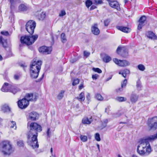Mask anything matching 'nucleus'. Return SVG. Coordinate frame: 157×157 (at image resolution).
Returning a JSON list of instances; mask_svg holds the SVG:
<instances>
[{
	"mask_svg": "<svg viewBox=\"0 0 157 157\" xmlns=\"http://www.w3.org/2000/svg\"><path fill=\"white\" fill-rule=\"evenodd\" d=\"M29 102L25 98L17 102L18 106L21 109L26 108L29 105Z\"/></svg>",
	"mask_w": 157,
	"mask_h": 157,
	"instance_id": "9",
	"label": "nucleus"
},
{
	"mask_svg": "<svg viewBox=\"0 0 157 157\" xmlns=\"http://www.w3.org/2000/svg\"><path fill=\"white\" fill-rule=\"evenodd\" d=\"M86 98L88 100H89L90 99V94L89 93H88L87 95L86 96Z\"/></svg>",
	"mask_w": 157,
	"mask_h": 157,
	"instance_id": "56",
	"label": "nucleus"
},
{
	"mask_svg": "<svg viewBox=\"0 0 157 157\" xmlns=\"http://www.w3.org/2000/svg\"><path fill=\"white\" fill-rule=\"evenodd\" d=\"M14 151L10 142L5 141L0 144V151L4 155H10Z\"/></svg>",
	"mask_w": 157,
	"mask_h": 157,
	"instance_id": "3",
	"label": "nucleus"
},
{
	"mask_svg": "<svg viewBox=\"0 0 157 157\" xmlns=\"http://www.w3.org/2000/svg\"><path fill=\"white\" fill-rule=\"evenodd\" d=\"M14 78L15 79L18 80L19 78V76L17 75H15Z\"/></svg>",
	"mask_w": 157,
	"mask_h": 157,
	"instance_id": "57",
	"label": "nucleus"
},
{
	"mask_svg": "<svg viewBox=\"0 0 157 157\" xmlns=\"http://www.w3.org/2000/svg\"><path fill=\"white\" fill-rule=\"evenodd\" d=\"M96 7L95 6L92 5L90 7V10H94V9H95V8H96Z\"/></svg>",
	"mask_w": 157,
	"mask_h": 157,
	"instance_id": "58",
	"label": "nucleus"
},
{
	"mask_svg": "<svg viewBox=\"0 0 157 157\" xmlns=\"http://www.w3.org/2000/svg\"><path fill=\"white\" fill-rule=\"evenodd\" d=\"M80 138L81 140L84 142H86L87 140V136L83 135H80Z\"/></svg>",
	"mask_w": 157,
	"mask_h": 157,
	"instance_id": "36",
	"label": "nucleus"
},
{
	"mask_svg": "<svg viewBox=\"0 0 157 157\" xmlns=\"http://www.w3.org/2000/svg\"><path fill=\"white\" fill-rule=\"evenodd\" d=\"M77 99L81 102L84 101L85 99L84 93V92H81L79 95V96L77 98Z\"/></svg>",
	"mask_w": 157,
	"mask_h": 157,
	"instance_id": "25",
	"label": "nucleus"
},
{
	"mask_svg": "<svg viewBox=\"0 0 157 157\" xmlns=\"http://www.w3.org/2000/svg\"><path fill=\"white\" fill-rule=\"evenodd\" d=\"M84 87L83 86V83H82L80 84L78 86V88L79 90H81Z\"/></svg>",
	"mask_w": 157,
	"mask_h": 157,
	"instance_id": "54",
	"label": "nucleus"
},
{
	"mask_svg": "<svg viewBox=\"0 0 157 157\" xmlns=\"http://www.w3.org/2000/svg\"><path fill=\"white\" fill-rule=\"evenodd\" d=\"M61 41L63 43H64L66 42L67 39L64 33H63L61 34Z\"/></svg>",
	"mask_w": 157,
	"mask_h": 157,
	"instance_id": "32",
	"label": "nucleus"
},
{
	"mask_svg": "<svg viewBox=\"0 0 157 157\" xmlns=\"http://www.w3.org/2000/svg\"><path fill=\"white\" fill-rule=\"evenodd\" d=\"M93 71L95 72H97L98 73H101L102 72L101 70L98 68H93Z\"/></svg>",
	"mask_w": 157,
	"mask_h": 157,
	"instance_id": "43",
	"label": "nucleus"
},
{
	"mask_svg": "<svg viewBox=\"0 0 157 157\" xmlns=\"http://www.w3.org/2000/svg\"><path fill=\"white\" fill-rule=\"evenodd\" d=\"M2 110L4 112H7L10 111V108L9 106L6 105H4L2 107Z\"/></svg>",
	"mask_w": 157,
	"mask_h": 157,
	"instance_id": "27",
	"label": "nucleus"
},
{
	"mask_svg": "<svg viewBox=\"0 0 157 157\" xmlns=\"http://www.w3.org/2000/svg\"><path fill=\"white\" fill-rule=\"evenodd\" d=\"M26 9V6L24 4H21L19 7V10L21 11H24Z\"/></svg>",
	"mask_w": 157,
	"mask_h": 157,
	"instance_id": "34",
	"label": "nucleus"
},
{
	"mask_svg": "<svg viewBox=\"0 0 157 157\" xmlns=\"http://www.w3.org/2000/svg\"><path fill=\"white\" fill-rule=\"evenodd\" d=\"M82 123L84 124H90L92 121L89 120L88 118H84L82 121Z\"/></svg>",
	"mask_w": 157,
	"mask_h": 157,
	"instance_id": "29",
	"label": "nucleus"
},
{
	"mask_svg": "<svg viewBox=\"0 0 157 157\" xmlns=\"http://www.w3.org/2000/svg\"><path fill=\"white\" fill-rule=\"evenodd\" d=\"M41 64L42 62L40 60L37 61H34L32 62V64L30 66V75L32 78H36L38 77Z\"/></svg>",
	"mask_w": 157,
	"mask_h": 157,
	"instance_id": "2",
	"label": "nucleus"
},
{
	"mask_svg": "<svg viewBox=\"0 0 157 157\" xmlns=\"http://www.w3.org/2000/svg\"><path fill=\"white\" fill-rule=\"evenodd\" d=\"M20 89L16 85H12L10 84L9 92L15 94L17 92L20 91Z\"/></svg>",
	"mask_w": 157,
	"mask_h": 157,
	"instance_id": "17",
	"label": "nucleus"
},
{
	"mask_svg": "<svg viewBox=\"0 0 157 157\" xmlns=\"http://www.w3.org/2000/svg\"><path fill=\"white\" fill-rule=\"evenodd\" d=\"M50 129L48 128V129L47 131V135L49 137L51 135V132H50Z\"/></svg>",
	"mask_w": 157,
	"mask_h": 157,
	"instance_id": "52",
	"label": "nucleus"
},
{
	"mask_svg": "<svg viewBox=\"0 0 157 157\" xmlns=\"http://www.w3.org/2000/svg\"><path fill=\"white\" fill-rule=\"evenodd\" d=\"M138 98V95L134 93L131 94L130 97V100L132 103H136L137 101Z\"/></svg>",
	"mask_w": 157,
	"mask_h": 157,
	"instance_id": "18",
	"label": "nucleus"
},
{
	"mask_svg": "<svg viewBox=\"0 0 157 157\" xmlns=\"http://www.w3.org/2000/svg\"><path fill=\"white\" fill-rule=\"evenodd\" d=\"M116 27L118 29L126 33H129L131 30L130 29L126 27L117 26Z\"/></svg>",
	"mask_w": 157,
	"mask_h": 157,
	"instance_id": "19",
	"label": "nucleus"
},
{
	"mask_svg": "<svg viewBox=\"0 0 157 157\" xmlns=\"http://www.w3.org/2000/svg\"><path fill=\"white\" fill-rule=\"evenodd\" d=\"M146 20V17L145 16H143L140 18L139 21V23L138 26V29H141L142 27L145 25L144 23Z\"/></svg>",
	"mask_w": 157,
	"mask_h": 157,
	"instance_id": "15",
	"label": "nucleus"
},
{
	"mask_svg": "<svg viewBox=\"0 0 157 157\" xmlns=\"http://www.w3.org/2000/svg\"><path fill=\"white\" fill-rule=\"evenodd\" d=\"M17 144L18 146L20 147H23L24 146V144L22 140H19L17 142Z\"/></svg>",
	"mask_w": 157,
	"mask_h": 157,
	"instance_id": "41",
	"label": "nucleus"
},
{
	"mask_svg": "<svg viewBox=\"0 0 157 157\" xmlns=\"http://www.w3.org/2000/svg\"><path fill=\"white\" fill-rule=\"evenodd\" d=\"M109 109L108 108H106L105 109V112L106 113H108V110Z\"/></svg>",
	"mask_w": 157,
	"mask_h": 157,
	"instance_id": "62",
	"label": "nucleus"
},
{
	"mask_svg": "<svg viewBox=\"0 0 157 157\" xmlns=\"http://www.w3.org/2000/svg\"><path fill=\"white\" fill-rule=\"evenodd\" d=\"M130 72L127 69H124L123 70H121L119 72V74L121 75L124 78H126V75L129 74Z\"/></svg>",
	"mask_w": 157,
	"mask_h": 157,
	"instance_id": "22",
	"label": "nucleus"
},
{
	"mask_svg": "<svg viewBox=\"0 0 157 157\" xmlns=\"http://www.w3.org/2000/svg\"><path fill=\"white\" fill-rule=\"evenodd\" d=\"M19 0H9V1L11 4L10 7L11 8H12L14 6V5H15L16 2Z\"/></svg>",
	"mask_w": 157,
	"mask_h": 157,
	"instance_id": "33",
	"label": "nucleus"
},
{
	"mask_svg": "<svg viewBox=\"0 0 157 157\" xmlns=\"http://www.w3.org/2000/svg\"><path fill=\"white\" fill-rule=\"evenodd\" d=\"M10 84L7 83H5L1 89V90L4 92H9L10 88Z\"/></svg>",
	"mask_w": 157,
	"mask_h": 157,
	"instance_id": "21",
	"label": "nucleus"
},
{
	"mask_svg": "<svg viewBox=\"0 0 157 157\" xmlns=\"http://www.w3.org/2000/svg\"><path fill=\"white\" fill-rule=\"evenodd\" d=\"M44 74H43L42 75V76L40 78V80H39V81H41V80H42V79H43V77H44Z\"/></svg>",
	"mask_w": 157,
	"mask_h": 157,
	"instance_id": "60",
	"label": "nucleus"
},
{
	"mask_svg": "<svg viewBox=\"0 0 157 157\" xmlns=\"http://www.w3.org/2000/svg\"><path fill=\"white\" fill-rule=\"evenodd\" d=\"M38 135L28 133L27 143L33 149L37 148L39 144L37 140Z\"/></svg>",
	"mask_w": 157,
	"mask_h": 157,
	"instance_id": "4",
	"label": "nucleus"
},
{
	"mask_svg": "<svg viewBox=\"0 0 157 157\" xmlns=\"http://www.w3.org/2000/svg\"><path fill=\"white\" fill-rule=\"evenodd\" d=\"M108 122V120L107 119H105L103 121V123L105 124V125L104 126V128L106 126V124Z\"/></svg>",
	"mask_w": 157,
	"mask_h": 157,
	"instance_id": "55",
	"label": "nucleus"
},
{
	"mask_svg": "<svg viewBox=\"0 0 157 157\" xmlns=\"http://www.w3.org/2000/svg\"><path fill=\"white\" fill-rule=\"evenodd\" d=\"M91 31L95 35H98L100 33V30L97 27V24H94L91 27Z\"/></svg>",
	"mask_w": 157,
	"mask_h": 157,
	"instance_id": "20",
	"label": "nucleus"
},
{
	"mask_svg": "<svg viewBox=\"0 0 157 157\" xmlns=\"http://www.w3.org/2000/svg\"><path fill=\"white\" fill-rule=\"evenodd\" d=\"M157 139V133L153 135L147 136L142 139L138 146L137 152L140 155H147L152 151L149 142Z\"/></svg>",
	"mask_w": 157,
	"mask_h": 157,
	"instance_id": "1",
	"label": "nucleus"
},
{
	"mask_svg": "<svg viewBox=\"0 0 157 157\" xmlns=\"http://www.w3.org/2000/svg\"><path fill=\"white\" fill-rule=\"evenodd\" d=\"M113 62L117 64L121 67H126L129 65V62L126 60H118L116 58L113 59Z\"/></svg>",
	"mask_w": 157,
	"mask_h": 157,
	"instance_id": "11",
	"label": "nucleus"
},
{
	"mask_svg": "<svg viewBox=\"0 0 157 157\" xmlns=\"http://www.w3.org/2000/svg\"><path fill=\"white\" fill-rule=\"evenodd\" d=\"M25 98L29 102V101H35L36 99V95L33 94L32 93L27 94Z\"/></svg>",
	"mask_w": 157,
	"mask_h": 157,
	"instance_id": "16",
	"label": "nucleus"
},
{
	"mask_svg": "<svg viewBox=\"0 0 157 157\" xmlns=\"http://www.w3.org/2000/svg\"><path fill=\"white\" fill-rule=\"evenodd\" d=\"M96 98L98 100L102 101L103 99V98L100 94H97L95 95Z\"/></svg>",
	"mask_w": 157,
	"mask_h": 157,
	"instance_id": "38",
	"label": "nucleus"
},
{
	"mask_svg": "<svg viewBox=\"0 0 157 157\" xmlns=\"http://www.w3.org/2000/svg\"><path fill=\"white\" fill-rule=\"evenodd\" d=\"M95 139L96 140L98 141H100L101 139L100 136V135L98 133H96L95 135Z\"/></svg>",
	"mask_w": 157,
	"mask_h": 157,
	"instance_id": "45",
	"label": "nucleus"
},
{
	"mask_svg": "<svg viewBox=\"0 0 157 157\" xmlns=\"http://www.w3.org/2000/svg\"><path fill=\"white\" fill-rule=\"evenodd\" d=\"M36 26V22L33 20H30L27 22L25 25L26 30L30 34L32 35L34 33Z\"/></svg>",
	"mask_w": 157,
	"mask_h": 157,
	"instance_id": "7",
	"label": "nucleus"
},
{
	"mask_svg": "<svg viewBox=\"0 0 157 157\" xmlns=\"http://www.w3.org/2000/svg\"><path fill=\"white\" fill-rule=\"evenodd\" d=\"M79 79L78 78L75 79L73 80L72 82V85L73 86H75L78 84L79 82Z\"/></svg>",
	"mask_w": 157,
	"mask_h": 157,
	"instance_id": "44",
	"label": "nucleus"
},
{
	"mask_svg": "<svg viewBox=\"0 0 157 157\" xmlns=\"http://www.w3.org/2000/svg\"><path fill=\"white\" fill-rule=\"evenodd\" d=\"M109 23V21L108 19H107L104 21V24L105 26H107Z\"/></svg>",
	"mask_w": 157,
	"mask_h": 157,
	"instance_id": "51",
	"label": "nucleus"
},
{
	"mask_svg": "<svg viewBox=\"0 0 157 157\" xmlns=\"http://www.w3.org/2000/svg\"><path fill=\"white\" fill-rule=\"evenodd\" d=\"M94 4L96 5L100 4L103 3L102 0H94Z\"/></svg>",
	"mask_w": 157,
	"mask_h": 157,
	"instance_id": "46",
	"label": "nucleus"
},
{
	"mask_svg": "<svg viewBox=\"0 0 157 157\" xmlns=\"http://www.w3.org/2000/svg\"><path fill=\"white\" fill-rule=\"evenodd\" d=\"M132 157H138L136 155H133L132 156Z\"/></svg>",
	"mask_w": 157,
	"mask_h": 157,
	"instance_id": "63",
	"label": "nucleus"
},
{
	"mask_svg": "<svg viewBox=\"0 0 157 157\" xmlns=\"http://www.w3.org/2000/svg\"><path fill=\"white\" fill-rule=\"evenodd\" d=\"M37 35H33L31 36H21L20 41L21 44H25L27 45H30L34 43L38 38Z\"/></svg>",
	"mask_w": 157,
	"mask_h": 157,
	"instance_id": "5",
	"label": "nucleus"
},
{
	"mask_svg": "<svg viewBox=\"0 0 157 157\" xmlns=\"http://www.w3.org/2000/svg\"><path fill=\"white\" fill-rule=\"evenodd\" d=\"M46 17V13L45 12H42L37 17L38 19L40 20H44Z\"/></svg>",
	"mask_w": 157,
	"mask_h": 157,
	"instance_id": "24",
	"label": "nucleus"
},
{
	"mask_svg": "<svg viewBox=\"0 0 157 157\" xmlns=\"http://www.w3.org/2000/svg\"><path fill=\"white\" fill-rule=\"evenodd\" d=\"M97 147H98V151L100 152V146H99V145L98 144H97Z\"/></svg>",
	"mask_w": 157,
	"mask_h": 157,
	"instance_id": "59",
	"label": "nucleus"
},
{
	"mask_svg": "<svg viewBox=\"0 0 157 157\" xmlns=\"http://www.w3.org/2000/svg\"><path fill=\"white\" fill-rule=\"evenodd\" d=\"M117 52L124 57H126L128 55V50L125 47H118L117 49Z\"/></svg>",
	"mask_w": 157,
	"mask_h": 157,
	"instance_id": "10",
	"label": "nucleus"
},
{
	"mask_svg": "<svg viewBox=\"0 0 157 157\" xmlns=\"http://www.w3.org/2000/svg\"><path fill=\"white\" fill-rule=\"evenodd\" d=\"M86 6L88 8H89L92 4V2L90 0H87L85 2Z\"/></svg>",
	"mask_w": 157,
	"mask_h": 157,
	"instance_id": "39",
	"label": "nucleus"
},
{
	"mask_svg": "<svg viewBox=\"0 0 157 157\" xmlns=\"http://www.w3.org/2000/svg\"><path fill=\"white\" fill-rule=\"evenodd\" d=\"M147 124L150 129H155L157 127V117L149 118L147 121Z\"/></svg>",
	"mask_w": 157,
	"mask_h": 157,
	"instance_id": "8",
	"label": "nucleus"
},
{
	"mask_svg": "<svg viewBox=\"0 0 157 157\" xmlns=\"http://www.w3.org/2000/svg\"><path fill=\"white\" fill-rule=\"evenodd\" d=\"M98 77V75L97 74H95L93 75L92 76V78L93 79H97Z\"/></svg>",
	"mask_w": 157,
	"mask_h": 157,
	"instance_id": "50",
	"label": "nucleus"
},
{
	"mask_svg": "<svg viewBox=\"0 0 157 157\" xmlns=\"http://www.w3.org/2000/svg\"><path fill=\"white\" fill-rule=\"evenodd\" d=\"M90 52H87L86 51H84L83 52L84 56L86 58L88 57L90 55Z\"/></svg>",
	"mask_w": 157,
	"mask_h": 157,
	"instance_id": "48",
	"label": "nucleus"
},
{
	"mask_svg": "<svg viewBox=\"0 0 157 157\" xmlns=\"http://www.w3.org/2000/svg\"><path fill=\"white\" fill-rule=\"evenodd\" d=\"M50 151H51V152L52 153V152H53V149H52V147L51 148V150H50Z\"/></svg>",
	"mask_w": 157,
	"mask_h": 157,
	"instance_id": "64",
	"label": "nucleus"
},
{
	"mask_svg": "<svg viewBox=\"0 0 157 157\" xmlns=\"http://www.w3.org/2000/svg\"><path fill=\"white\" fill-rule=\"evenodd\" d=\"M137 67L138 69L141 71H143L145 69V66L142 64H139L138 65Z\"/></svg>",
	"mask_w": 157,
	"mask_h": 157,
	"instance_id": "35",
	"label": "nucleus"
},
{
	"mask_svg": "<svg viewBox=\"0 0 157 157\" xmlns=\"http://www.w3.org/2000/svg\"><path fill=\"white\" fill-rule=\"evenodd\" d=\"M111 57L109 56L105 57L103 59V61L105 63H108L111 60Z\"/></svg>",
	"mask_w": 157,
	"mask_h": 157,
	"instance_id": "37",
	"label": "nucleus"
},
{
	"mask_svg": "<svg viewBox=\"0 0 157 157\" xmlns=\"http://www.w3.org/2000/svg\"><path fill=\"white\" fill-rule=\"evenodd\" d=\"M136 86L137 89L138 90H141V88L142 87V85H141V82L139 80L137 82Z\"/></svg>",
	"mask_w": 157,
	"mask_h": 157,
	"instance_id": "40",
	"label": "nucleus"
},
{
	"mask_svg": "<svg viewBox=\"0 0 157 157\" xmlns=\"http://www.w3.org/2000/svg\"><path fill=\"white\" fill-rule=\"evenodd\" d=\"M65 92V91L64 90H62L60 92L59 94L57 96V98L59 100H60L63 97V94Z\"/></svg>",
	"mask_w": 157,
	"mask_h": 157,
	"instance_id": "30",
	"label": "nucleus"
},
{
	"mask_svg": "<svg viewBox=\"0 0 157 157\" xmlns=\"http://www.w3.org/2000/svg\"><path fill=\"white\" fill-rule=\"evenodd\" d=\"M147 37L151 39L155 40L156 38V36L151 31H148L147 34Z\"/></svg>",
	"mask_w": 157,
	"mask_h": 157,
	"instance_id": "23",
	"label": "nucleus"
},
{
	"mask_svg": "<svg viewBox=\"0 0 157 157\" xmlns=\"http://www.w3.org/2000/svg\"><path fill=\"white\" fill-rule=\"evenodd\" d=\"M116 99L119 102H122L125 101L127 100L126 98L121 97H117L116 98Z\"/></svg>",
	"mask_w": 157,
	"mask_h": 157,
	"instance_id": "31",
	"label": "nucleus"
},
{
	"mask_svg": "<svg viewBox=\"0 0 157 157\" xmlns=\"http://www.w3.org/2000/svg\"><path fill=\"white\" fill-rule=\"evenodd\" d=\"M39 115L36 112L33 111L28 114V118L32 121H36L38 119Z\"/></svg>",
	"mask_w": 157,
	"mask_h": 157,
	"instance_id": "14",
	"label": "nucleus"
},
{
	"mask_svg": "<svg viewBox=\"0 0 157 157\" xmlns=\"http://www.w3.org/2000/svg\"><path fill=\"white\" fill-rule=\"evenodd\" d=\"M66 13L64 10H62L59 15V17H63L65 15Z\"/></svg>",
	"mask_w": 157,
	"mask_h": 157,
	"instance_id": "47",
	"label": "nucleus"
},
{
	"mask_svg": "<svg viewBox=\"0 0 157 157\" xmlns=\"http://www.w3.org/2000/svg\"><path fill=\"white\" fill-rule=\"evenodd\" d=\"M1 34L6 36H8L9 35V33L7 31H2L1 32Z\"/></svg>",
	"mask_w": 157,
	"mask_h": 157,
	"instance_id": "49",
	"label": "nucleus"
},
{
	"mask_svg": "<svg viewBox=\"0 0 157 157\" xmlns=\"http://www.w3.org/2000/svg\"><path fill=\"white\" fill-rule=\"evenodd\" d=\"M112 78V77H109L106 80V81H108L110 79H111Z\"/></svg>",
	"mask_w": 157,
	"mask_h": 157,
	"instance_id": "61",
	"label": "nucleus"
},
{
	"mask_svg": "<svg viewBox=\"0 0 157 157\" xmlns=\"http://www.w3.org/2000/svg\"><path fill=\"white\" fill-rule=\"evenodd\" d=\"M108 2L109 6L112 8L116 9L118 10H120L118 3L116 1L113 0H106Z\"/></svg>",
	"mask_w": 157,
	"mask_h": 157,
	"instance_id": "13",
	"label": "nucleus"
},
{
	"mask_svg": "<svg viewBox=\"0 0 157 157\" xmlns=\"http://www.w3.org/2000/svg\"><path fill=\"white\" fill-rule=\"evenodd\" d=\"M10 126L11 128H13L15 126V128H16V123L15 121H11L10 124Z\"/></svg>",
	"mask_w": 157,
	"mask_h": 157,
	"instance_id": "42",
	"label": "nucleus"
},
{
	"mask_svg": "<svg viewBox=\"0 0 157 157\" xmlns=\"http://www.w3.org/2000/svg\"><path fill=\"white\" fill-rule=\"evenodd\" d=\"M77 60V59H76V58L71 59L70 60V62L71 63H73L75 62H76Z\"/></svg>",
	"mask_w": 157,
	"mask_h": 157,
	"instance_id": "53",
	"label": "nucleus"
},
{
	"mask_svg": "<svg viewBox=\"0 0 157 157\" xmlns=\"http://www.w3.org/2000/svg\"><path fill=\"white\" fill-rule=\"evenodd\" d=\"M0 45H2L4 48L6 47L7 46L6 40L3 39L2 36L0 37Z\"/></svg>",
	"mask_w": 157,
	"mask_h": 157,
	"instance_id": "28",
	"label": "nucleus"
},
{
	"mask_svg": "<svg viewBox=\"0 0 157 157\" xmlns=\"http://www.w3.org/2000/svg\"><path fill=\"white\" fill-rule=\"evenodd\" d=\"M52 50L51 47H48L45 46L40 47L39 48V51L40 52L45 55L50 54Z\"/></svg>",
	"mask_w": 157,
	"mask_h": 157,
	"instance_id": "12",
	"label": "nucleus"
},
{
	"mask_svg": "<svg viewBox=\"0 0 157 157\" xmlns=\"http://www.w3.org/2000/svg\"><path fill=\"white\" fill-rule=\"evenodd\" d=\"M30 130L28 133L38 135V132H41L42 130L41 126L38 124L33 122L29 125Z\"/></svg>",
	"mask_w": 157,
	"mask_h": 157,
	"instance_id": "6",
	"label": "nucleus"
},
{
	"mask_svg": "<svg viewBox=\"0 0 157 157\" xmlns=\"http://www.w3.org/2000/svg\"><path fill=\"white\" fill-rule=\"evenodd\" d=\"M127 80L126 79H124L122 83H121V88H119L117 90V92L119 91H121L123 90V88L124 87H125L126 83H127Z\"/></svg>",
	"mask_w": 157,
	"mask_h": 157,
	"instance_id": "26",
	"label": "nucleus"
}]
</instances>
